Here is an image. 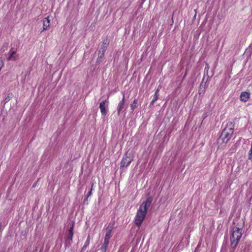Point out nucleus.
I'll return each mask as SVG.
<instances>
[{"instance_id":"obj_1","label":"nucleus","mask_w":252,"mask_h":252,"mask_svg":"<svg viewBox=\"0 0 252 252\" xmlns=\"http://www.w3.org/2000/svg\"><path fill=\"white\" fill-rule=\"evenodd\" d=\"M152 201V197L148 194L146 200L141 204L138 210L135 219V223L138 227L142 224L147 214V209L151 205Z\"/></svg>"},{"instance_id":"obj_2","label":"nucleus","mask_w":252,"mask_h":252,"mask_svg":"<svg viewBox=\"0 0 252 252\" xmlns=\"http://www.w3.org/2000/svg\"><path fill=\"white\" fill-rule=\"evenodd\" d=\"M242 235V229L237 227L233 229L232 233L230 237V250L233 252L237 247Z\"/></svg>"},{"instance_id":"obj_3","label":"nucleus","mask_w":252,"mask_h":252,"mask_svg":"<svg viewBox=\"0 0 252 252\" xmlns=\"http://www.w3.org/2000/svg\"><path fill=\"white\" fill-rule=\"evenodd\" d=\"M233 133V128H225L221 132V135L219 139V141L222 143H227L229 140L232 137Z\"/></svg>"},{"instance_id":"obj_4","label":"nucleus","mask_w":252,"mask_h":252,"mask_svg":"<svg viewBox=\"0 0 252 252\" xmlns=\"http://www.w3.org/2000/svg\"><path fill=\"white\" fill-rule=\"evenodd\" d=\"M132 160L133 158L130 156V154L126 152L121 161L120 169L124 170L125 168L129 165Z\"/></svg>"},{"instance_id":"obj_5","label":"nucleus","mask_w":252,"mask_h":252,"mask_svg":"<svg viewBox=\"0 0 252 252\" xmlns=\"http://www.w3.org/2000/svg\"><path fill=\"white\" fill-rule=\"evenodd\" d=\"M73 227L74 224H72L71 226H70L69 230H68V236L65 241V247L66 248L69 247L72 242V238L73 236Z\"/></svg>"},{"instance_id":"obj_6","label":"nucleus","mask_w":252,"mask_h":252,"mask_svg":"<svg viewBox=\"0 0 252 252\" xmlns=\"http://www.w3.org/2000/svg\"><path fill=\"white\" fill-rule=\"evenodd\" d=\"M108 104L109 101L107 100H103L99 103V108L102 115L105 116L107 114Z\"/></svg>"},{"instance_id":"obj_7","label":"nucleus","mask_w":252,"mask_h":252,"mask_svg":"<svg viewBox=\"0 0 252 252\" xmlns=\"http://www.w3.org/2000/svg\"><path fill=\"white\" fill-rule=\"evenodd\" d=\"M114 222H111L109 223L106 229V233L104 237L105 240L109 241L110 238L112 237L113 234L112 230L114 228Z\"/></svg>"},{"instance_id":"obj_8","label":"nucleus","mask_w":252,"mask_h":252,"mask_svg":"<svg viewBox=\"0 0 252 252\" xmlns=\"http://www.w3.org/2000/svg\"><path fill=\"white\" fill-rule=\"evenodd\" d=\"M49 16H48L43 20V28L41 31L40 32H42L43 31L47 30L48 28L50 27V20L49 19Z\"/></svg>"},{"instance_id":"obj_9","label":"nucleus","mask_w":252,"mask_h":252,"mask_svg":"<svg viewBox=\"0 0 252 252\" xmlns=\"http://www.w3.org/2000/svg\"><path fill=\"white\" fill-rule=\"evenodd\" d=\"M250 97V93L247 92H243L240 95V99L241 101L246 102Z\"/></svg>"},{"instance_id":"obj_10","label":"nucleus","mask_w":252,"mask_h":252,"mask_svg":"<svg viewBox=\"0 0 252 252\" xmlns=\"http://www.w3.org/2000/svg\"><path fill=\"white\" fill-rule=\"evenodd\" d=\"M125 101V95H124L122 100L119 103L118 105L117 106V110L118 115H120L121 111L124 108Z\"/></svg>"},{"instance_id":"obj_11","label":"nucleus","mask_w":252,"mask_h":252,"mask_svg":"<svg viewBox=\"0 0 252 252\" xmlns=\"http://www.w3.org/2000/svg\"><path fill=\"white\" fill-rule=\"evenodd\" d=\"M109 44V41L107 39L103 41V43L101 45L100 49L99 50L98 52L105 53L106 50L107 49V46Z\"/></svg>"},{"instance_id":"obj_12","label":"nucleus","mask_w":252,"mask_h":252,"mask_svg":"<svg viewBox=\"0 0 252 252\" xmlns=\"http://www.w3.org/2000/svg\"><path fill=\"white\" fill-rule=\"evenodd\" d=\"M16 51H12L9 52V57L7 58V61H16L17 59V57L15 56Z\"/></svg>"},{"instance_id":"obj_13","label":"nucleus","mask_w":252,"mask_h":252,"mask_svg":"<svg viewBox=\"0 0 252 252\" xmlns=\"http://www.w3.org/2000/svg\"><path fill=\"white\" fill-rule=\"evenodd\" d=\"M109 241L107 240H104L103 243L100 248V250L101 252H106V250L109 244Z\"/></svg>"},{"instance_id":"obj_14","label":"nucleus","mask_w":252,"mask_h":252,"mask_svg":"<svg viewBox=\"0 0 252 252\" xmlns=\"http://www.w3.org/2000/svg\"><path fill=\"white\" fill-rule=\"evenodd\" d=\"M159 91V89L158 88L155 93L154 97L150 103V105H153L154 102L158 99V97L159 96V94H158Z\"/></svg>"},{"instance_id":"obj_15","label":"nucleus","mask_w":252,"mask_h":252,"mask_svg":"<svg viewBox=\"0 0 252 252\" xmlns=\"http://www.w3.org/2000/svg\"><path fill=\"white\" fill-rule=\"evenodd\" d=\"M104 53L99 52L98 53V58L96 60V63H100L102 62V59L104 56Z\"/></svg>"},{"instance_id":"obj_16","label":"nucleus","mask_w":252,"mask_h":252,"mask_svg":"<svg viewBox=\"0 0 252 252\" xmlns=\"http://www.w3.org/2000/svg\"><path fill=\"white\" fill-rule=\"evenodd\" d=\"M90 244V236H88L84 246L82 248V251H84Z\"/></svg>"},{"instance_id":"obj_17","label":"nucleus","mask_w":252,"mask_h":252,"mask_svg":"<svg viewBox=\"0 0 252 252\" xmlns=\"http://www.w3.org/2000/svg\"><path fill=\"white\" fill-rule=\"evenodd\" d=\"M137 101L135 99L130 104V108L132 110H134L137 107Z\"/></svg>"},{"instance_id":"obj_18","label":"nucleus","mask_w":252,"mask_h":252,"mask_svg":"<svg viewBox=\"0 0 252 252\" xmlns=\"http://www.w3.org/2000/svg\"><path fill=\"white\" fill-rule=\"evenodd\" d=\"M205 65H206L205 67L204 68V74L208 75V71H209V65L208 63H205Z\"/></svg>"},{"instance_id":"obj_19","label":"nucleus","mask_w":252,"mask_h":252,"mask_svg":"<svg viewBox=\"0 0 252 252\" xmlns=\"http://www.w3.org/2000/svg\"><path fill=\"white\" fill-rule=\"evenodd\" d=\"M93 187V184L92 185V187H91V190L88 192V193H87V194L86 195V196H87V197H89V196H90L92 195Z\"/></svg>"},{"instance_id":"obj_20","label":"nucleus","mask_w":252,"mask_h":252,"mask_svg":"<svg viewBox=\"0 0 252 252\" xmlns=\"http://www.w3.org/2000/svg\"><path fill=\"white\" fill-rule=\"evenodd\" d=\"M41 249L38 247H36L35 248V250H34L33 252H41Z\"/></svg>"},{"instance_id":"obj_21","label":"nucleus","mask_w":252,"mask_h":252,"mask_svg":"<svg viewBox=\"0 0 252 252\" xmlns=\"http://www.w3.org/2000/svg\"><path fill=\"white\" fill-rule=\"evenodd\" d=\"M88 197H87V196H86L84 198V201H83L84 203H86V204H88V203H87V201H88Z\"/></svg>"},{"instance_id":"obj_22","label":"nucleus","mask_w":252,"mask_h":252,"mask_svg":"<svg viewBox=\"0 0 252 252\" xmlns=\"http://www.w3.org/2000/svg\"><path fill=\"white\" fill-rule=\"evenodd\" d=\"M1 231V223H0V231Z\"/></svg>"}]
</instances>
